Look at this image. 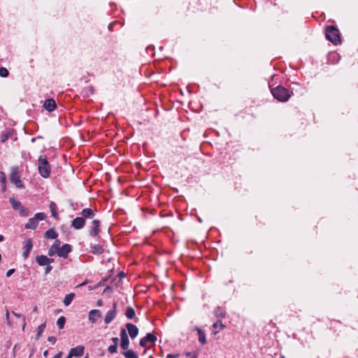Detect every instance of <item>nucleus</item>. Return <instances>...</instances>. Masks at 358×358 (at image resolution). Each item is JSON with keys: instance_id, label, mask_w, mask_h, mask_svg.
Wrapping results in <instances>:
<instances>
[{"instance_id": "f257e3e1", "label": "nucleus", "mask_w": 358, "mask_h": 358, "mask_svg": "<svg viewBox=\"0 0 358 358\" xmlns=\"http://www.w3.org/2000/svg\"><path fill=\"white\" fill-rule=\"evenodd\" d=\"M38 171L39 174L44 178H47L50 176L51 166L46 156H39L38 159Z\"/></svg>"}, {"instance_id": "f03ea898", "label": "nucleus", "mask_w": 358, "mask_h": 358, "mask_svg": "<svg viewBox=\"0 0 358 358\" xmlns=\"http://www.w3.org/2000/svg\"><path fill=\"white\" fill-rule=\"evenodd\" d=\"M272 95L275 99L281 102L288 101L291 96L289 91L282 86H278L271 90Z\"/></svg>"}, {"instance_id": "7ed1b4c3", "label": "nucleus", "mask_w": 358, "mask_h": 358, "mask_svg": "<svg viewBox=\"0 0 358 358\" xmlns=\"http://www.w3.org/2000/svg\"><path fill=\"white\" fill-rule=\"evenodd\" d=\"M327 38L335 45L341 43L339 31L334 26H329L325 31Z\"/></svg>"}, {"instance_id": "20e7f679", "label": "nucleus", "mask_w": 358, "mask_h": 358, "mask_svg": "<svg viewBox=\"0 0 358 358\" xmlns=\"http://www.w3.org/2000/svg\"><path fill=\"white\" fill-rule=\"evenodd\" d=\"M45 217L46 215L44 213H36L34 217H31L28 220L25 224V228L35 229L38 224V221L45 220Z\"/></svg>"}, {"instance_id": "39448f33", "label": "nucleus", "mask_w": 358, "mask_h": 358, "mask_svg": "<svg viewBox=\"0 0 358 358\" xmlns=\"http://www.w3.org/2000/svg\"><path fill=\"white\" fill-rule=\"evenodd\" d=\"M10 180L11 182L15 184L16 187H17V188L23 187V183L20 179V176L19 174V170H18L17 167H12L10 169Z\"/></svg>"}, {"instance_id": "423d86ee", "label": "nucleus", "mask_w": 358, "mask_h": 358, "mask_svg": "<svg viewBox=\"0 0 358 358\" xmlns=\"http://www.w3.org/2000/svg\"><path fill=\"white\" fill-rule=\"evenodd\" d=\"M117 302L114 301L113 304V309L108 310L104 317V322L106 324L110 323L116 316L117 314Z\"/></svg>"}, {"instance_id": "0eeeda50", "label": "nucleus", "mask_w": 358, "mask_h": 358, "mask_svg": "<svg viewBox=\"0 0 358 358\" xmlns=\"http://www.w3.org/2000/svg\"><path fill=\"white\" fill-rule=\"evenodd\" d=\"M9 201L15 210H19L20 211V213L23 215H27V213H26L27 210L24 208L21 203L18 201H16L14 198L11 197L9 199Z\"/></svg>"}, {"instance_id": "6e6552de", "label": "nucleus", "mask_w": 358, "mask_h": 358, "mask_svg": "<svg viewBox=\"0 0 358 358\" xmlns=\"http://www.w3.org/2000/svg\"><path fill=\"white\" fill-rule=\"evenodd\" d=\"M120 338H121V348L123 350H127L129 345V340L127 336V333L124 329H122L120 331Z\"/></svg>"}, {"instance_id": "1a4fd4ad", "label": "nucleus", "mask_w": 358, "mask_h": 358, "mask_svg": "<svg viewBox=\"0 0 358 358\" xmlns=\"http://www.w3.org/2000/svg\"><path fill=\"white\" fill-rule=\"evenodd\" d=\"M85 224L84 217H77L71 221V227L76 229H81Z\"/></svg>"}, {"instance_id": "9d476101", "label": "nucleus", "mask_w": 358, "mask_h": 358, "mask_svg": "<svg viewBox=\"0 0 358 358\" xmlns=\"http://www.w3.org/2000/svg\"><path fill=\"white\" fill-rule=\"evenodd\" d=\"M157 341V337L152 334H148L145 337L141 339L140 345L142 347H146L148 343H155Z\"/></svg>"}, {"instance_id": "9b49d317", "label": "nucleus", "mask_w": 358, "mask_h": 358, "mask_svg": "<svg viewBox=\"0 0 358 358\" xmlns=\"http://www.w3.org/2000/svg\"><path fill=\"white\" fill-rule=\"evenodd\" d=\"M33 244L31 239H27L24 242L22 256L24 259L29 257V254L32 250Z\"/></svg>"}, {"instance_id": "f8f14e48", "label": "nucleus", "mask_w": 358, "mask_h": 358, "mask_svg": "<svg viewBox=\"0 0 358 358\" xmlns=\"http://www.w3.org/2000/svg\"><path fill=\"white\" fill-rule=\"evenodd\" d=\"M71 251V246L69 244H64L58 248V256L66 258L69 253Z\"/></svg>"}, {"instance_id": "ddd939ff", "label": "nucleus", "mask_w": 358, "mask_h": 358, "mask_svg": "<svg viewBox=\"0 0 358 358\" xmlns=\"http://www.w3.org/2000/svg\"><path fill=\"white\" fill-rule=\"evenodd\" d=\"M128 333L131 338H135L138 334V329L137 327L131 323L126 324Z\"/></svg>"}, {"instance_id": "4468645a", "label": "nucleus", "mask_w": 358, "mask_h": 358, "mask_svg": "<svg viewBox=\"0 0 358 358\" xmlns=\"http://www.w3.org/2000/svg\"><path fill=\"white\" fill-rule=\"evenodd\" d=\"M92 227L90 231V235L92 236H97L99 232V226H100V221L99 220H94L92 222Z\"/></svg>"}, {"instance_id": "2eb2a0df", "label": "nucleus", "mask_w": 358, "mask_h": 358, "mask_svg": "<svg viewBox=\"0 0 358 358\" xmlns=\"http://www.w3.org/2000/svg\"><path fill=\"white\" fill-rule=\"evenodd\" d=\"M56 102L53 99H46L44 102L43 107L49 112L53 111L56 108Z\"/></svg>"}, {"instance_id": "dca6fc26", "label": "nucleus", "mask_w": 358, "mask_h": 358, "mask_svg": "<svg viewBox=\"0 0 358 358\" xmlns=\"http://www.w3.org/2000/svg\"><path fill=\"white\" fill-rule=\"evenodd\" d=\"M101 316V312L99 310H92L89 313L88 320L92 323H94L98 318Z\"/></svg>"}, {"instance_id": "f3484780", "label": "nucleus", "mask_w": 358, "mask_h": 358, "mask_svg": "<svg viewBox=\"0 0 358 358\" xmlns=\"http://www.w3.org/2000/svg\"><path fill=\"white\" fill-rule=\"evenodd\" d=\"M80 214L85 220V219H92L95 216L94 210L88 208L83 209Z\"/></svg>"}, {"instance_id": "a211bd4d", "label": "nucleus", "mask_w": 358, "mask_h": 358, "mask_svg": "<svg viewBox=\"0 0 358 358\" xmlns=\"http://www.w3.org/2000/svg\"><path fill=\"white\" fill-rule=\"evenodd\" d=\"M84 346L78 345L76 348H71L70 352L73 357H81L84 353Z\"/></svg>"}, {"instance_id": "6ab92c4d", "label": "nucleus", "mask_w": 358, "mask_h": 358, "mask_svg": "<svg viewBox=\"0 0 358 358\" xmlns=\"http://www.w3.org/2000/svg\"><path fill=\"white\" fill-rule=\"evenodd\" d=\"M36 262L40 266H45L50 264V258L45 255H39L36 257Z\"/></svg>"}, {"instance_id": "aec40b11", "label": "nucleus", "mask_w": 358, "mask_h": 358, "mask_svg": "<svg viewBox=\"0 0 358 358\" xmlns=\"http://www.w3.org/2000/svg\"><path fill=\"white\" fill-rule=\"evenodd\" d=\"M13 136V130L8 129L4 133L1 134V142L4 143L9 138H11Z\"/></svg>"}, {"instance_id": "412c9836", "label": "nucleus", "mask_w": 358, "mask_h": 358, "mask_svg": "<svg viewBox=\"0 0 358 358\" xmlns=\"http://www.w3.org/2000/svg\"><path fill=\"white\" fill-rule=\"evenodd\" d=\"M57 236V231L53 229L48 230L44 234L45 238L50 239H55Z\"/></svg>"}, {"instance_id": "4be33fe9", "label": "nucleus", "mask_w": 358, "mask_h": 358, "mask_svg": "<svg viewBox=\"0 0 358 358\" xmlns=\"http://www.w3.org/2000/svg\"><path fill=\"white\" fill-rule=\"evenodd\" d=\"M125 315L129 320L134 319L136 315L134 309L132 307H127L125 312Z\"/></svg>"}, {"instance_id": "5701e85b", "label": "nucleus", "mask_w": 358, "mask_h": 358, "mask_svg": "<svg viewBox=\"0 0 358 358\" xmlns=\"http://www.w3.org/2000/svg\"><path fill=\"white\" fill-rule=\"evenodd\" d=\"M91 252L95 255H100L103 252V249L101 245H94L92 247Z\"/></svg>"}, {"instance_id": "b1692460", "label": "nucleus", "mask_w": 358, "mask_h": 358, "mask_svg": "<svg viewBox=\"0 0 358 358\" xmlns=\"http://www.w3.org/2000/svg\"><path fill=\"white\" fill-rule=\"evenodd\" d=\"M74 296H75L74 293H70V294L66 295V296L64 299V304L66 306H69L71 304L72 300L73 299Z\"/></svg>"}, {"instance_id": "393cba45", "label": "nucleus", "mask_w": 358, "mask_h": 358, "mask_svg": "<svg viewBox=\"0 0 358 358\" xmlns=\"http://www.w3.org/2000/svg\"><path fill=\"white\" fill-rule=\"evenodd\" d=\"M196 330H197L198 335H199V342H201L202 344H205L206 343L205 333L199 328H196Z\"/></svg>"}, {"instance_id": "a878e982", "label": "nucleus", "mask_w": 358, "mask_h": 358, "mask_svg": "<svg viewBox=\"0 0 358 358\" xmlns=\"http://www.w3.org/2000/svg\"><path fill=\"white\" fill-rule=\"evenodd\" d=\"M122 355L127 358H138V355L132 350H127L122 352Z\"/></svg>"}, {"instance_id": "bb28decb", "label": "nucleus", "mask_w": 358, "mask_h": 358, "mask_svg": "<svg viewBox=\"0 0 358 358\" xmlns=\"http://www.w3.org/2000/svg\"><path fill=\"white\" fill-rule=\"evenodd\" d=\"M50 210H51V213H52V215L54 217L57 218V216H58V214L57 213V205L54 202H52L50 204Z\"/></svg>"}, {"instance_id": "cd10ccee", "label": "nucleus", "mask_w": 358, "mask_h": 358, "mask_svg": "<svg viewBox=\"0 0 358 358\" xmlns=\"http://www.w3.org/2000/svg\"><path fill=\"white\" fill-rule=\"evenodd\" d=\"M45 329V322H44L38 326V327L37 329L36 339L39 338V337L41 336V334L43 332Z\"/></svg>"}, {"instance_id": "c85d7f7f", "label": "nucleus", "mask_w": 358, "mask_h": 358, "mask_svg": "<svg viewBox=\"0 0 358 358\" xmlns=\"http://www.w3.org/2000/svg\"><path fill=\"white\" fill-rule=\"evenodd\" d=\"M66 319L64 316H61L57 321V324L60 329H63L65 324Z\"/></svg>"}, {"instance_id": "c756f323", "label": "nucleus", "mask_w": 358, "mask_h": 358, "mask_svg": "<svg viewBox=\"0 0 358 358\" xmlns=\"http://www.w3.org/2000/svg\"><path fill=\"white\" fill-rule=\"evenodd\" d=\"M48 255L49 256H53L55 255H58V248H55L54 246H51L49 250H48Z\"/></svg>"}, {"instance_id": "7c9ffc66", "label": "nucleus", "mask_w": 358, "mask_h": 358, "mask_svg": "<svg viewBox=\"0 0 358 358\" xmlns=\"http://www.w3.org/2000/svg\"><path fill=\"white\" fill-rule=\"evenodd\" d=\"M8 71L5 67H1L0 68V76L3 78H6L8 76Z\"/></svg>"}, {"instance_id": "2f4dec72", "label": "nucleus", "mask_w": 358, "mask_h": 358, "mask_svg": "<svg viewBox=\"0 0 358 358\" xmlns=\"http://www.w3.org/2000/svg\"><path fill=\"white\" fill-rule=\"evenodd\" d=\"M12 313L17 317H22V329L24 330L25 328V326H26L25 317L19 313H17L14 311H13Z\"/></svg>"}, {"instance_id": "473e14b6", "label": "nucleus", "mask_w": 358, "mask_h": 358, "mask_svg": "<svg viewBox=\"0 0 358 358\" xmlns=\"http://www.w3.org/2000/svg\"><path fill=\"white\" fill-rule=\"evenodd\" d=\"M215 314L217 317H224L225 315V313H224L220 308H217L215 310Z\"/></svg>"}, {"instance_id": "72a5a7b5", "label": "nucleus", "mask_w": 358, "mask_h": 358, "mask_svg": "<svg viewBox=\"0 0 358 358\" xmlns=\"http://www.w3.org/2000/svg\"><path fill=\"white\" fill-rule=\"evenodd\" d=\"M117 346L115 345H110L108 348V351L111 354L115 353L117 352Z\"/></svg>"}, {"instance_id": "f704fd0d", "label": "nucleus", "mask_w": 358, "mask_h": 358, "mask_svg": "<svg viewBox=\"0 0 358 358\" xmlns=\"http://www.w3.org/2000/svg\"><path fill=\"white\" fill-rule=\"evenodd\" d=\"M213 327L215 329L219 328L220 329H222L224 327V326L222 323V322H217L214 323Z\"/></svg>"}, {"instance_id": "c9c22d12", "label": "nucleus", "mask_w": 358, "mask_h": 358, "mask_svg": "<svg viewBox=\"0 0 358 358\" xmlns=\"http://www.w3.org/2000/svg\"><path fill=\"white\" fill-rule=\"evenodd\" d=\"M0 181L2 184H6V178L3 172L0 171Z\"/></svg>"}, {"instance_id": "e433bc0d", "label": "nucleus", "mask_w": 358, "mask_h": 358, "mask_svg": "<svg viewBox=\"0 0 358 358\" xmlns=\"http://www.w3.org/2000/svg\"><path fill=\"white\" fill-rule=\"evenodd\" d=\"M6 322H7L8 325L10 326L11 325V322H10V321L9 320V312H8V310H6Z\"/></svg>"}, {"instance_id": "4c0bfd02", "label": "nucleus", "mask_w": 358, "mask_h": 358, "mask_svg": "<svg viewBox=\"0 0 358 358\" xmlns=\"http://www.w3.org/2000/svg\"><path fill=\"white\" fill-rule=\"evenodd\" d=\"M52 268V267L50 265L48 264L45 269V274L49 273L51 271Z\"/></svg>"}, {"instance_id": "58836bf2", "label": "nucleus", "mask_w": 358, "mask_h": 358, "mask_svg": "<svg viewBox=\"0 0 358 358\" xmlns=\"http://www.w3.org/2000/svg\"><path fill=\"white\" fill-rule=\"evenodd\" d=\"M14 272H15L14 268L9 269L6 273V276L7 277L11 276V275H13L14 273Z\"/></svg>"}, {"instance_id": "ea45409f", "label": "nucleus", "mask_w": 358, "mask_h": 358, "mask_svg": "<svg viewBox=\"0 0 358 358\" xmlns=\"http://www.w3.org/2000/svg\"><path fill=\"white\" fill-rule=\"evenodd\" d=\"M48 341L54 344L56 342V338L54 336H49L48 338Z\"/></svg>"}, {"instance_id": "a19ab883", "label": "nucleus", "mask_w": 358, "mask_h": 358, "mask_svg": "<svg viewBox=\"0 0 358 358\" xmlns=\"http://www.w3.org/2000/svg\"><path fill=\"white\" fill-rule=\"evenodd\" d=\"M52 246L55 247V248H59L60 246V241H55V242L54 243V244L52 245Z\"/></svg>"}, {"instance_id": "79ce46f5", "label": "nucleus", "mask_w": 358, "mask_h": 358, "mask_svg": "<svg viewBox=\"0 0 358 358\" xmlns=\"http://www.w3.org/2000/svg\"><path fill=\"white\" fill-rule=\"evenodd\" d=\"M179 356V355H172V354H169L167 356H166V358H178Z\"/></svg>"}, {"instance_id": "37998d69", "label": "nucleus", "mask_w": 358, "mask_h": 358, "mask_svg": "<svg viewBox=\"0 0 358 358\" xmlns=\"http://www.w3.org/2000/svg\"><path fill=\"white\" fill-rule=\"evenodd\" d=\"M112 341H113V342L114 343V345H117V343H118V341H119L118 338H116V337L113 338H112Z\"/></svg>"}, {"instance_id": "c03bdc74", "label": "nucleus", "mask_w": 358, "mask_h": 358, "mask_svg": "<svg viewBox=\"0 0 358 358\" xmlns=\"http://www.w3.org/2000/svg\"><path fill=\"white\" fill-rule=\"evenodd\" d=\"M62 355V352H59L57 355H55L52 358H61Z\"/></svg>"}, {"instance_id": "a18cd8bd", "label": "nucleus", "mask_w": 358, "mask_h": 358, "mask_svg": "<svg viewBox=\"0 0 358 358\" xmlns=\"http://www.w3.org/2000/svg\"><path fill=\"white\" fill-rule=\"evenodd\" d=\"M73 356L71 355V353L69 352L68 356L66 358H72Z\"/></svg>"}, {"instance_id": "49530a36", "label": "nucleus", "mask_w": 358, "mask_h": 358, "mask_svg": "<svg viewBox=\"0 0 358 358\" xmlns=\"http://www.w3.org/2000/svg\"><path fill=\"white\" fill-rule=\"evenodd\" d=\"M2 191L3 192L6 191V184H3Z\"/></svg>"}, {"instance_id": "de8ad7c7", "label": "nucleus", "mask_w": 358, "mask_h": 358, "mask_svg": "<svg viewBox=\"0 0 358 358\" xmlns=\"http://www.w3.org/2000/svg\"><path fill=\"white\" fill-rule=\"evenodd\" d=\"M4 240V237L2 235H0V242L3 241Z\"/></svg>"}, {"instance_id": "09e8293b", "label": "nucleus", "mask_w": 358, "mask_h": 358, "mask_svg": "<svg viewBox=\"0 0 358 358\" xmlns=\"http://www.w3.org/2000/svg\"><path fill=\"white\" fill-rule=\"evenodd\" d=\"M101 304H102V301H101V300H99V301H97V305H98V306H101Z\"/></svg>"}, {"instance_id": "8fccbe9b", "label": "nucleus", "mask_w": 358, "mask_h": 358, "mask_svg": "<svg viewBox=\"0 0 358 358\" xmlns=\"http://www.w3.org/2000/svg\"><path fill=\"white\" fill-rule=\"evenodd\" d=\"M86 283H87V282H86V281H85V282H82L81 284H80L78 286H80V287L83 286V285H85Z\"/></svg>"}, {"instance_id": "3c124183", "label": "nucleus", "mask_w": 358, "mask_h": 358, "mask_svg": "<svg viewBox=\"0 0 358 358\" xmlns=\"http://www.w3.org/2000/svg\"><path fill=\"white\" fill-rule=\"evenodd\" d=\"M48 351H47V350H45V351L43 352V355H44L45 357H47V356H48Z\"/></svg>"}, {"instance_id": "603ef678", "label": "nucleus", "mask_w": 358, "mask_h": 358, "mask_svg": "<svg viewBox=\"0 0 358 358\" xmlns=\"http://www.w3.org/2000/svg\"><path fill=\"white\" fill-rule=\"evenodd\" d=\"M54 262V259H50V263H52Z\"/></svg>"}, {"instance_id": "864d4df0", "label": "nucleus", "mask_w": 358, "mask_h": 358, "mask_svg": "<svg viewBox=\"0 0 358 358\" xmlns=\"http://www.w3.org/2000/svg\"><path fill=\"white\" fill-rule=\"evenodd\" d=\"M36 310H37V308H36V307H35V308H34V311L35 312V311H36Z\"/></svg>"}, {"instance_id": "5fc2aeb1", "label": "nucleus", "mask_w": 358, "mask_h": 358, "mask_svg": "<svg viewBox=\"0 0 358 358\" xmlns=\"http://www.w3.org/2000/svg\"><path fill=\"white\" fill-rule=\"evenodd\" d=\"M280 358H285V357L284 356H281Z\"/></svg>"}, {"instance_id": "6e6d98bb", "label": "nucleus", "mask_w": 358, "mask_h": 358, "mask_svg": "<svg viewBox=\"0 0 358 358\" xmlns=\"http://www.w3.org/2000/svg\"><path fill=\"white\" fill-rule=\"evenodd\" d=\"M85 358H88V357L87 356V357H85Z\"/></svg>"}, {"instance_id": "4d7b16f0", "label": "nucleus", "mask_w": 358, "mask_h": 358, "mask_svg": "<svg viewBox=\"0 0 358 358\" xmlns=\"http://www.w3.org/2000/svg\"><path fill=\"white\" fill-rule=\"evenodd\" d=\"M193 358H196V357H193Z\"/></svg>"}]
</instances>
